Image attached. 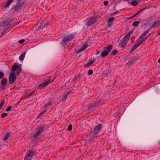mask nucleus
Listing matches in <instances>:
<instances>
[{"instance_id": "de8ad7c7", "label": "nucleus", "mask_w": 160, "mask_h": 160, "mask_svg": "<svg viewBox=\"0 0 160 160\" xmlns=\"http://www.w3.org/2000/svg\"><path fill=\"white\" fill-rule=\"evenodd\" d=\"M136 17V15H135L134 14L132 16H131L129 17H128V19H127V20H130V19H132V18L135 17Z\"/></svg>"}, {"instance_id": "bf43d9fd", "label": "nucleus", "mask_w": 160, "mask_h": 160, "mask_svg": "<svg viewBox=\"0 0 160 160\" xmlns=\"http://www.w3.org/2000/svg\"><path fill=\"white\" fill-rule=\"evenodd\" d=\"M158 34L160 36V31L158 33Z\"/></svg>"}, {"instance_id": "f3484780", "label": "nucleus", "mask_w": 160, "mask_h": 160, "mask_svg": "<svg viewBox=\"0 0 160 160\" xmlns=\"http://www.w3.org/2000/svg\"><path fill=\"white\" fill-rule=\"evenodd\" d=\"M150 29L147 30L146 31H145L138 38V40H140L143 38V37L146 36L147 34L149 32Z\"/></svg>"}, {"instance_id": "f257e3e1", "label": "nucleus", "mask_w": 160, "mask_h": 160, "mask_svg": "<svg viewBox=\"0 0 160 160\" xmlns=\"http://www.w3.org/2000/svg\"><path fill=\"white\" fill-rule=\"evenodd\" d=\"M15 70H16L17 75L18 76L21 71V68L16 63H14L11 70L8 78V81L10 84H13L16 80L17 76L15 73Z\"/></svg>"}, {"instance_id": "1a4fd4ad", "label": "nucleus", "mask_w": 160, "mask_h": 160, "mask_svg": "<svg viewBox=\"0 0 160 160\" xmlns=\"http://www.w3.org/2000/svg\"><path fill=\"white\" fill-rule=\"evenodd\" d=\"M142 43L138 39L135 44L133 45V47L131 48L130 51V53H131L133 52Z\"/></svg>"}, {"instance_id": "6e6d98bb", "label": "nucleus", "mask_w": 160, "mask_h": 160, "mask_svg": "<svg viewBox=\"0 0 160 160\" xmlns=\"http://www.w3.org/2000/svg\"><path fill=\"white\" fill-rule=\"evenodd\" d=\"M99 53V51H98L96 52V54L97 55H98Z\"/></svg>"}, {"instance_id": "c03bdc74", "label": "nucleus", "mask_w": 160, "mask_h": 160, "mask_svg": "<svg viewBox=\"0 0 160 160\" xmlns=\"http://www.w3.org/2000/svg\"><path fill=\"white\" fill-rule=\"evenodd\" d=\"M47 110L46 109H44L42 110V112H41L40 114L39 115L40 116L42 115L44 113H45L47 112Z\"/></svg>"}, {"instance_id": "3c124183", "label": "nucleus", "mask_w": 160, "mask_h": 160, "mask_svg": "<svg viewBox=\"0 0 160 160\" xmlns=\"http://www.w3.org/2000/svg\"><path fill=\"white\" fill-rule=\"evenodd\" d=\"M5 89V87L3 86L0 87V89H2V90H3V89Z\"/></svg>"}, {"instance_id": "2f4dec72", "label": "nucleus", "mask_w": 160, "mask_h": 160, "mask_svg": "<svg viewBox=\"0 0 160 160\" xmlns=\"http://www.w3.org/2000/svg\"><path fill=\"white\" fill-rule=\"evenodd\" d=\"M146 8H143V9H141V10H140L139 11H138L137 13H135L134 15H136V16H137L138 14H139L141 12H142L144 10H145V9Z\"/></svg>"}, {"instance_id": "cd10ccee", "label": "nucleus", "mask_w": 160, "mask_h": 160, "mask_svg": "<svg viewBox=\"0 0 160 160\" xmlns=\"http://www.w3.org/2000/svg\"><path fill=\"white\" fill-rule=\"evenodd\" d=\"M26 52H23L22 53L19 57V59L20 61H22L24 59L25 57Z\"/></svg>"}, {"instance_id": "39448f33", "label": "nucleus", "mask_w": 160, "mask_h": 160, "mask_svg": "<svg viewBox=\"0 0 160 160\" xmlns=\"http://www.w3.org/2000/svg\"><path fill=\"white\" fill-rule=\"evenodd\" d=\"M113 46L112 45H108L106 47L103 48L104 51H103L101 54V58H104L107 56L108 53L111 52Z\"/></svg>"}, {"instance_id": "4c0bfd02", "label": "nucleus", "mask_w": 160, "mask_h": 160, "mask_svg": "<svg viewBox=\"0 0 160 160\" xmlns=\"http://www.w3.org/2000/svg\"><path fill=\"white\" fill-rule=\"evenodd\" d=\"M118 52V51L116 50H112V51L111 53L112 55H115Z\"/></svg>"}, {"instance_id": "a18cd8bd", "label": "nucleus", "mask_w": 160, "mask_h": 160, "mask_svg": "<svg viewBox=\"0 0 160 160\" xmlns=\"http://www.w3.org/2000/svg\"><path fill=\"white\" fill-rule=\"evenodd\" d=\"M25 41V39H22L19 40L18 41V42L19 43L21 44L22 43H23Z\"/></svg>"}, {"instance_id": "8fccbe9b", "label": "nucleus", "mask_w": 160, "mask_h": 160, "mask_svg": "<svg viewBox=\"0 0 160 160\" xmlns=\"http://www.w3.org/2000/svg\"><path fill=\"white\" fill-rule=\"evenodd\" d=\"M72 91V90L69 91L68 92H66V94H67V95H68V94L70 93Z\"/></svg>"}, {"instance_id": "b1692460", "label": "nucleus", "mask_w": 160, "mask_h": 160, "mask_svg": "<svg viewBox=\"0 0 160 160\" xmlns=\"http://www.w3.org/2000/svg\"><path fill=\"white\" fill-rule=\"evenodd\" d=\"M10 28H6L5 30H4V31H3L2 34V36H3L5 35L8 32L10 31Z\"/></svg>"}, {"instance_id": "dca6fc26", "label": "nucleus", "mask_w": 160, "mask_h": 160, "mask_svg": "<svg viewBox=\"0 0 160 160\" xmlns=\"http://www.w3.org/2000/svg\"><path fill=\"white\" fill-rule=\"evenodd\" d=\"M95 18H92L90 19L86 23V25L88 26H90L94 23L96 22Z\"/></svg>"}, {"instance_id": "4468645a", "label": "nucleus", "mask_w": 160, "mask_h": 160, "mask_svg": "<svg viewBox=\"0 0 160 160\" xmlns=\"http://www.w3.org/2000/svg\"><path fill=\"white\" fill-rule=\"evenodd\" d=\"M48 24V22L46 21H42L41 23V25L39 27L40 28L42 29V30H45V28Z\"/></svg>"}, {"instance_id": "412c9836", "label": "nucleus", "mask_w": 160, "mask_h": 160, "mask_svg": "<svg viewBox=\"0 0 160 160\" xmlns=\"http://www.w3.org/2000/svg\"><path fill=\"white\" fill-rule=\"evenodd\" d=\"M14 0H8L5 6V8H6L8 7L10 4L13 2Z\"/></svg>"}, {"instance_id": "052dcab7", "label": "nucleus", "mask_w": 160, "mask_h": 160, "mask_svg": "<svg viewBox=\"0 0 160 160\" xmlns=\"http://www.w3.org/2000/svg\"><path fill=\"white\" fill-rule=\"evenodd\" d=\"M116 82V80H115V81L114 82V83H115V82Z\"/></svg>"}, {"instance_id": "393cba45", "label": "nucleus", "mask_w": 160, "mask_h": 160, "mask_svg": "<svg viewBox=\"0 0 160 160\" xmlns=\"http://www.w3.org/2000/svg\"><path fill=\"white\" fill-rule=\"evenodd\" d=\"M68 95L66 94V92H64V93L62 95V101L65 102L67 98Z\"/></svg>"}, {"instance_id": "aec40b11", "label": "nucleus", "mask_w": 160, "mask_h": 160, "mask_svg": "<svg viewBox=\"0 0 160 160\" xmlns=\"http://www.w3.org/2000/svg\"><path fill=\"white\" fill-rule=\"evenodd\" d=\"M159 20L154 22L153 24L151 26L150 28H153V27H155L158 26L159 24Z\"/></svg>"}, {"instance_id": "c756f323", "label": "nucleus", "mask_w": 160, "mask_h": 160, "mask_svg": "<svg viewBox=\"0 0 160 160\" xmlns=\"http://www.w3.org/2000/svg\"><path fill=\"white\" fill-rule=\"evenodd\" d=\"M140 23V22L139 21H136L133 23L132 25L135 27H137L138 26Z\"/></svg>"}, {"instance_id": "79ce46f5", "label": "nucleus", "mask_w": 160, "mask_h": 160, "mask_svg": "<svg viewBox=\"0 0 160 160\" xmlns=\"http://www.w3.org/2000/svg\"><path fill=\"white\" fill-rule=\"evenodd\" d=\"M4 76V73L2 72H0V79L2 78Z\"/></svg>"}, {"instance_id": "49530a36", "label": "nucleus", "mask_w": 160, "mask_h": 160, "mask_svg": "<svg viewBox=\"0 0 160 160\" xmlns=\"http://www.w3.org/2000/svg\"><path fill=\"white\" fill-rule=\"evenodd\" d=\"M12 107L10 106L8 107L6 109L5 111L7 112L9 111L11 109Z\"/></svg>"}, {"instance_id": "473e14b6", "label": "nucleus", "mask_w": 160, "mask_h": 160, "mask_svg": "<svg viewBox=\"0 0 160 160\" xmlns=\"http://www.w3.org/2000/svg\"><path fill=\"white\" fill-rule=\"evenodd\" d=\"M150 35H149L147 37H146L144 38H142V39L140 40V41L142 43L143 42H144L149 37V36H150Z\"/></svg>"}, {"instance_id": "423d86ee", "label": "nucleus", "mask_w": 160, "mask_h": 160, "mask_svg": "<svg viewBox=\"0 0 160 160\" xmlns=\"http://www.w3.org/2000/svg\"><path fill=\"white\" fill-rule=\"evenodd\" d=\"M102 127V125L101 124H99L95 127L93 129V133L94 136H95V137L94 136L93 137L96 138H98L96 135L99 133Z\"/></svg>"}, {"instance_id": "9d476101", "label": "nucleus", "mask_w": 160, "mask_h": 160, "mask_svg": "<svg viewBox=\"0 0 160 160\" xmlns=\"http://www.w3.org/2000/svg\"><path fill=\"white\" fill-rule=\"evenodd\" d=\"M100 104L98 100L93 101L90 106L89 107V108L90 109L93 110V108H96L98 107Z\"/></svg>"}, {"instance_id": "a19ab883", "label": "nucleus", "mask_w": 160, "mask_h": 160, "mask_svg": "<svg viewBox=\"0 0 160 160\" xmlns=\"http://www.w3.org/2000/svg\"><path fill=\"white\" fill-rule=\"evenodd\" d=\"M5 102L3 100L2 101L1 103L0 104V109L2 108V107L4 105Z\"/></svg>"}, {"instance_id": "c9c22d12", "label": "nucleus", "mask_w": 160, "mask_h": 160, "mask_svg": "<svg viewBox=\"0 0 160 160\" xmlns=\"http://www.w3.org/2000/svg\"><path fill=\"white\" fill-rule=\"evenodd\" d=\"M105 75L106 76H108L111 75V74L110 72L109 71H106V72L105 73Z\"/></svg>"}, {"instance_id": "6ab92c4d", "label": "nucleus", "mask_w": 160, "mask_h": 160, "mask_svg": "<svg viewBox=\"0 0 160 160\" xmlns=\"http://www.w3.org/2000/svg\"><path fill=\"white\" fill-rule=\"evenodd\" d=\"M10 136V132H8L4 135L2 140L4 141L7 140Z\"/></svg>"}, {"instance_id": "6e6552de", "label": "nucleus", "mask_w": 160, "mask_h": 160, "mask_svg": "<svg viewBox=\"0 0 160 160\" xmlns=\"http://www.w3.org/2000/svg\"><path fill=\"white\" fill-rule=\"evenodd\" d=\"M35 154V152L32 150H29L27 152L24 160H31L33 156Z\"/></svg>"}, {"instance_id": "bb28decb", "label": "nucleus", "mask_w": 160, "mask_h": 160, "mask_svg": "<svg viewBox=\"0 0 160 160\" xmlns=\"http://www.w3.org/2000/svg\"><path fill=\"white\" fill-rule=\"evenodd\" d=\"M87 48L86 47H84V46H83L80 49L78 50L77 52L76 53L77 54H78L80 52H82L83 50H84L86 48Z\"/></svg>"}, {"instance_id": "4be33fe9", "label": "nucleus", "mask_w": 160, "mask_h": 160, "mask_svg": "<svg viewBox=\"0 0 160 160\" xmlns=\"http://www.w3.org/2000/svg\"><path fill=\"white\" fill-rule=\"evenodd\" d=\"M7 82V79L6 78L3 79L1 81V84L2 86H6Z\"/></svg>"}, {"instance_id": "a878e982", "label": "nucleus", "mask_w": 160, "mask_h": 160, "mask_svg": "<svg viewBox=\"0 0 160 160\" xmlns=\"http://www.w3.org/2000/svg\"><path fill=\"white\" fill-rule=\"evenodd\" d=\"M87 48L86 47H84V46H83L80 49L78 50L77 52L76 53L77 54H78L80 52H82L83 50H84L86 48Z\"/></svg>"}, {"instance_id": "ea45409f", "label": "nucleus", "mask_w": 160, "mask_h": 160, "mask_svg": "<svg viewBox=\"0 0 160 160\" xmlns=\"http://www.w3.org/2000/svg\"><path fill=\"white\" fill-rule=\"evenodd\" d=\"M72 128V125L71 124H70L68 126V131H70Z\"/></svg>"}, {"instance_id": "37998d69", "label": "nucleus", "mask_w": 160, "mask_h": 160, "mask_svg": "<svg viewBox=\"0 0 160 160\" xmlns=\"http://www.w3.org/2000/svg\"><path fill=\"white\" fill-rule=\"evenodd\" d=\"M113 23L112 22H108V25H107L108 27H111L112 26V25L113 24Z\"/></svg>"}, {"instance_id": "9b49d317", "label": "nucleus", "mask_w": 160, "mask_h": 160, "mask_svg": "<svg viewBox=\"0 0 160 160\" xmlns=\"http://www.w3.org/2000/svg\"><path fill=\"white\" fill-rule=\"evenodd\" d=\"M45 127L44 126H42L37 128V131L36 133L35 134L34 136V138L35 139L38 138V135L41 133L42 132L44 131L43 129Z\"/></svg>"}, {"instance_id": "f8f14e48", "label": "nucleus", "mask_w": 160, "mask_h": 160, "mask_svg": "<svg viewBox=\"0 0 160 160\" xmlns=\"http://www.w3.org/2000/svg\"><path fill=\"white\" fill-rule=\"evenodd\" d=\"M24 4V3L22 2L18 4H17L16 5L14 6V8H12L13 11L15 12L18 11L22 8Z\"/></svg>"}, {"instance_id": "7ed1b4c3", "label": "nucleus", "mask_w": 160, "mask_h": 160, "mask_svg": "<svg viewBox=\"0 0 160 160\" xmlns=\"http://www.w3.org/2000/svg\"><path fill=\"white\" fill-rule=\"evenodd\" d=\"M52 77L47 76L45 78V80L44 82L41 83L38 86V88L41 89L47 87L49 84L51 83L54 80L52 81Z\"/></svg>"}, {"instance_id": "c85d7f7f", "label": "nucleus", "mask_w": 160, "mask_h": 160, "mask_svg": "<svg viewBox=\"0 0 160 160\" xmlns=\"http://www.w3.org/2000/svg\"><path fill=\"white\" fill-rule=\"evenodd\" d=\"M35 92L34 91H32L30 92H29L28 93V95L26 96L25 98L27 99L29 97H30L32 95H33Z\"/></svg>"}, {"instance_id": "603ef678", "label": "nucleus", "mask_w": 160, "mask_h": 160, "mask_svg": "<svg viewBox=\"0 0 160 160\" xmlns=\"http://www.w3.org/2000/svg\"><path fill=\"white\" fill-rule=\"evenodd\" d=\"M119 12L118 11H116L115 12H114L113 13V14L114 15V14H115L117 13H119Z\"/></svg>"}, {"instance_id": "7c9ffc66", "label": "nucleus", "mask_w": 160, "mask_h": 160, "mask_svg": "<svg viewBox=\"0 0 160 160\" xmlns=\"http://www.w3.org/2000/svg\"><path fill=\"white\" fill-rule=\"evenodd\" d=\"M95 61V60H89L88 61V62L86 64L85 66L86 65H90L92 64Z\"/></svg>"}, {"instance_id": "09e8293b", "label": "nucleus", "mask_w": 160, "mask_h": 160, "mask_svg": "<svg viewBox=\"0 0 160 160\" xmlns=\"http://www.w3.org/2000/svg\"><path fill=\"white\" fill-rule=\"evenodd\" d=\"M108 1H106L104 2L103 4L104 5H108Z\"/></svg>"}, {"instance_id": "4d7b16f0", "label": "nucleus", "mask_w": 160, "mask_h": 160, "mask_svg": "<svg viewBox=\"0 0 160 160\" xmlns=\"http://www.w3.org/2000/svg\"><path fill=\"white\" fill-rule=\"evenodd\" d=\"M158 62L159 63H160V58L158 60Z\"/></svg>"}, {"instance_id": "20e7f679", "label": "nucleus", "mask_w": 160, "mask_h": 160, "mask_svg": "<svg viewBox=\"0 0 160 160\" xmlns=\"http://www.w3.org/2000/svg\"><path fill=\"white\" fill-rule=\"evenodd\" d=\"M133 31L132 30L124 36V38L121 41L120 44L121 47L124 48L125 47L129 40L130 36L133 33Z\"/></svg>"}, {"instance_id": "2eb2a0df", "label": "nucleus", "mask_w": 160, "mask_h": 160, "mask_svg": "<svg viewBox=\"0 0 160 160\" xmlns=\"http://www.w3.org/2000/svg\"><path fill=\"white\" fill-rule=\"evenodd\" d=\"M137 61V58L133 57L132 58L131 60H129L127 64L131 66L136 62Z\"/></svg>"}, {"instance_id": "f03ea898", "label": "nucleus", "mask_w": 160, "mask_h": 160, "mask_svg": "<svg viewBox=\"0 0 160 160\" xmlns=\"http://www.w3.org/2000/svg\"><path fill=\"white\" fill-rule=\"evenodd\" d=\"M75 34H66L62 37L61 44L63 46L65 45L67 42H69L75 37Z\"/></svg>"}, {"instance_id": "13d9d810", "label": "nucleus", "mask_w": 160, "mask_h": 160, "mask_svg": "<svg viewBox=\"0 0 160 160\" xmlns=\"http://www.w3.org/2000/svg\"><path fill=\"white\" fill-rule=\"evenodd\" d=\"M18 23H19L18 22H17L16 23H15L14 25H17V24H18Z\"/></svg>"}, {"instance_id": "a211bd4d", "label": "nucleus", "mask_w": 160, "mask_h": 160, "mask_svg": "<svg viewBox=\"0 0 160 160\" xmlns=\"http://www.w3.org/2000/svg\"><path fill=\"white\" fill-rule=\"evenodd\" d=\"M82 73H79L77 76H75L74 78H73V80L74 81H79L81 79L82 76Z\"/></svg>"}, {"instance_id": "864d4df0", "label": "nucleus", "mask_w": 160, "mask_h": 160, "mask_svg": "<svg viewBox=\"0 0 160 160\" xmlns=\"http://www.w3.org/2000/svg\"><path fill=\"white\" fill-rule=\"evenodd\" d=\"M83 46H84V47L87 46V48L88 47V45L87 44H85Z\"/></svg>"}, {"instance_id": "5701e85b", "label": "nucleus", "mask_w": 160, "mask_h": 160, "mask_svg": "<svg viewBox=\"0 0 160 160\" xmlns=\"http://www.w3.org/2000/svg\"><path fill=\"white\" fill-rule=\"evenodd\" d=\"M140 1V0H134L131 2V4L132 6H135L138 4Z\"/></svg>"}, {"instance_id": "f704fd0d", "label": "nucleus", "mask_w": 160, "mask_h": 160, "mask_svg": "<svg viewBox=\"0 0 160 160\" xmlns=\"http://www.w3.org/2000/svg\"><path fill=\"white\" fill-rule=\"evenodd\" d=\"M52 103L51 102H48V103H47L44 106V108H46L48 106H49V105H52Z\"/></svg>"}, {"instance_id": "0eeeda50", "label": "nucleus", "mask_w": 160, "mask_h": 160, "mask_svg": "<svg viewBox=\"0 0 160 160\" xmlns=\"http://www.w3.org/2000/svg\"><path fill=\"white\" fill-rule=\"evenodd\" d=\"M14 19L12 18H9L7 20L2 21L0 22V27H5L8 26L11 22H12Z\"/></svg>"}, {"instance_id": "72a5a7b5", "label": "nucleus", "mask_w": 160, "mask_h": 160, "mask_svg": "<svg viewBox=\"0 0 160 160\" xmlns=\"http://www.w3.org/2000/svg\"><path fill=\"white\" fill-rule=\"evenodd\" d=\"M8 116V113H6L3 112L2 113L1 115V118H3L5 117H6Z\"/></svg>"}, {"instance_id": "58836bf2", "label": "nucleus", "mask_w": 160, "mask_h": 160, "mask_svg": "<svg viewBox=\"0 0 160 160\" xmlns=\"http://www.w3.org/2000/svg\"><path fill=\"white\" fill-rule=\"evenodd\" d=\"M114 20V18L113 17H112L109 18L108 20V22H112Z\"/></svg>"}, {"instance_id": "5fc2aeb1", "label": "nucleus", "mask_w": 160, "mask_h": 160, "mask_svg": "<svg viewBox=\"0 0 160 160\" xmlns=\"http://www.w3.org/2000/svg\"><path fill=\"white\" fill-rule=\"evenodd\" d=\"M21 0H18V1L17 2V4H19V2L21 1Z\"/></svg>"}, {"instance_id": "e433bc0d", "label": "nucleus", "mask_w": 160, "mask_h": 160, "mask_svg": "<svg viewBox=\"0 0 160 160\" xmlns=\"http://www.w3.org/2000/svg\"><path fill=\"white\" fill-rule=\"evenodd\" d=\"M93 72L92 70H91V69L89 70L88 71V75H91L92 74Z\"/></svg>"}, {"instance_id": "ddd939ff", "label": "nucleus", "mask_w": 160, "mask_h": 160, "mask_svg": "<svg viewBox=\"0 0 160 160\" xmlns=\"http://www.w3.org/2000/svg\"><path fill=\"white\" fill-rule=\"evenodd\" d=\"M48 24V22L46 21H42L41 23V25L39 27L40 28L42 29V30H45V28Z\"/></svg>"}]
</instances>
